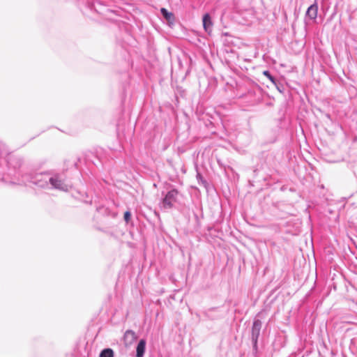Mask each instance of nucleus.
Segmentation results:
<instances>
[{"mask_svg":"<svg viewBox=\"0 0 357 357\" xmlns=\"http://www.w3.org/2000/svg\"><path fill=\"white\" fill-rule=\"evenodd\" d=\"M130 217H131V213H130L129 211H126V212L124 213V219H125V220H126L127 222L130 220Z\"/></svg>","mask_w":357,"mask_h":357,"instance_id":"obj_12","label":"nucleus"},{"mask_svg":"<svg viewBox=\"0 0 357 357\" xmlns=\"http://www.w3.org/2000/svg\"><path fill=\"white\" fill-rule=\"evenodd\" d=\"M136 340L135 333L132 331H127L123 337L124 343L126 346L132 344Z\"/></svg>","mask_w":357,"mask_h":357,"instance_id":"obj_6","label":"nucleus"},{"mask_svg":"<svg viewBox=\"0 0 357 357\" xmlns=\"http://www.w3.org/2000/svg\"><path fill=\"white\" fill-rule=\"evenodd\" d=\"M178 194V191L174 189L169 191L161 202V208L163 209H169L172 208L174 204L177 202Z\"/></svg>","mask_w":357,"mask_h":357,"instance_id":"obj_2","label":"nucleus"},{"mask_svg":"<svg viewBox=\"0 0 357 357\" xmlns=\"http://www.w3.org/2000/svg\"><path fill=\"white\" fill-rule=\"evenodd\" d=\"M197 177L198 179H201L202 180L200 174H197Z\"/></svg>","mask_w":357,"mask_h":357,"instance_id":"obj_13","label":"nucleus"},{"mask_svg":"<svg viewBox=\"0 0 357 357\" xmlns=\"http://www.w3.org/2000/svg\"><path fill=\"white\" fill-rule=\"evenodd\" d=\"M263 74L273 83H275V78L271 75L269 71L265 70Z\"/></svg>","mask_w":357,"mask_h":357,"instance_id":"obj_11","label":"nucleus"},{"mask_svg":"<svg viewBox=\"0 0 357 357\" xmlns=\"http://www.w3.org/2000/svg\"><path fill=\"white\" fill-rule=\"evenodd\" d=\"M44 181L45 183H38L39 187L46 188L50 183L54 188L59 189L63 191L68 190L70 185L66 184L58 176L50 177V176H44Z\"/></svg>","mask_w":357,"mask_h":357,"instance_id":"obj_1","label":"nucleus"},{"mask_svg":"<svg viewBox=\"0 0 357 357\" xmlns=\"http://www.w3.org/2000/svg\"><path fill=\"white\" fill-rule=\"evenodd\" d=\"M317 13L318 5L317 3H314L308 7L305 13V16L310 20H315L317 17Z\"/></svg>","mask_w":357,"mask_h":357,"instance_id":"obj_4","label":"nucleus"},{"mask_svg":"<svg viewBox=\"0 0 357 357\" xmlns=\"http://www.w3.org/2000/svg\"><path fill=\"white\" fill-rule=\"evenodd\" d=\"M100 357H114V352L111 349H105L101 351Z\"/></svg>","mask_w":357,"mask_h":357,"instance_id":"obj_9","label":"nucleus"},{"mask_svg":"<svg viewBox=\"0 0 357 357\" xmlns=\"http://www.w3.org/2000/svg\"><path fill=\"white\" fill-rule=\"evenodd\" d=\"M162 16L168 21H171L173 19V14L167 11V9L162 8L160 10Z\"/></svg>","mask_w":357,"mask_h":357,"instance_id":"obj_8","label":"nucleus"},{"mask_svg":"<svg viewBox=\"0 0 357 357\" xmlns=\"http://www.w3.org/2000/svg\"><path fill=\"white\" fill-rule=\"evenodd\" d=\"M45 176H49V175L48 174H41L38 176V178H36V180L35 181H33V183L38 186H39L38 183H45L44 181Z\"/></svg>","mask_w":357,"mask_h":357,"instance_id":"obj_10","label":"nucleus"},{"mask_svg":"<svg viewBox=\"0 0 357 357\" xmlns=\"http://www.w3.org/2000/svg\"><path fill=\"white\" fill-rule=\"evenodd\" d=\"M261 328V321L259 319H255L253 322L252 328V339L255 342V343L257 342V338L260 333Z\"/></svg>","mask_w":357,"mask_h":357,"instance_id":"obj_3","label":"nucleus"},{"mask_svg":"<svg viewBox=\"0 0 357 357\" xmlns=\"http://www.w3.org/2000/svg\"><path fill=\"white\" fill-rule=\"evenodd\" d=\"M146 348V341L143 339L140 340L137 346V357H143Z\"/></svg>","mask_w":357,"mask_h":357,"instance_id":"obj_7","label":"nucleus"},{"mask_svg":"<svg viewBox=\"0 0 357 357\" xmlns=\"http://www.w3.org/2000/svg\"><path fill=\"white\" fill-rule=\"evenodd\" d=\"M202 21L204 30L208 33H210L212 31L213 22L209 14H205L203 16Z\"/></svg>","mask_w":357,"mask_h":357,"instance_id":"obj_5","label":"nucleus"}]
</instances>
